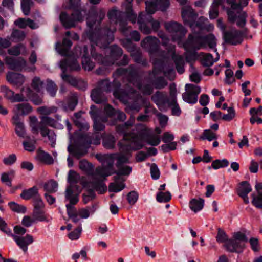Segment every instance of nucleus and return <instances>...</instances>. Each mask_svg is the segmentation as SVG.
<instances>
[{"label": "nucleus", "instance_id": "bb28decb", "mask_svg": "<svg viewBox=\"0 0 262 262\" xmlns=\"http://www.w3.org/2000/svg\"><path fill=\"white\" fill-rule=\"evenodd\" d=\"M225 246L227 249L232 252H239L244 246V243L235 239H229L226 243Z\"/></svg>", "mask_w": 262, "mask_h": 262}, {"label": "nucleus", "instance_id": "39448f33", "mask_svg": "<svg viewBox=\"0 0 262 262\" xmlns=\"http://www.w3.org/2000/svg\"><path fill=\"white\" fill-rule=\"evenodd\" d=\"M74 205L70 202L69 204L66 205L68 215L74 223H78L80 221V218H88L90 214L93 213L96 211L97 208V205L94 204L91 207H87L77 210L74 206Z\"/></svg>", "mask_w": 262, "mask_h": 262}, {"label": "nucleus", "instance_id": "473e14b6", "mask_svg": "<svg viewBox=\"0 0 262 262\" xmlns=\"http://www.w3.org/2000/svg\"><path fill=\"white\" fill-rule=\"evenodd\" d=\"M13 124L15 125V131L17 135L22 138H25V130L24 123L20 122L18 115L13 117Z\"/></svg>", "mask_w": 262, "mask_h": 262}, {"label": "nucleus", "instance_id": "79ce46f5", "mask_svg": "<svg viewBox=\"0 0 262 262\" xmlns=\"http://www.w3.org/2000/svg\"><path fill=\"white\" fill-rule=\"evenodd\" d=\"M41 136L43 137H48L49 140L51 142L52 147H54L56 142V135L54 132L51 130H40Z\"/></svg>", "mask_w": 262, "mask_h": 262}, {"label": "nucleus", "instance_id": "052dcab7", "mask_svg": "<svg viewBox=\"0 0 262 262\" xmlns=\"http://www.w3.org/2000/svg\"><path fill=\"white\" fill-rule=\"evenodd\" d=\"M214 62V61L211 54L209 53L206 54L203 57L202 63L204 66L209 67L212 66Z\"/></svg>", "mask_w": 262, "mask_h": 262}, {"label": "nucleus", "instance_id": "a211bd4d", "mask_svg": "<svg viewBox=\"0 0 262 262\" xmlns=\"http://www.w3.org/2000/svg\"><path fill=\"white\" fill-rule=\"evenodd\" d=\"M177 90L174 84L169 86V95L170 96V102L168 106H172V113L174 115L179 116L181 113L180 108L177 102Z\"/></svg>", "mask_w": 262, "mask_h": 262}, {"label": "nucleus", "instance_id": "f03ea898", "mask_svg": "<svg viewBox=\"0 0 262 262\" xmlns=\"http://www.w3.org/2000/svg\"><path fill=\"white\" fill-rule=\"evenodd\" d=\"M135 120V117L131 116L126 122L116 127L117 132L124 134L123 139L118 143L119 152L114 154L115 155V159L117 160V167H119L123 164L129 163L132 151L140 149L143 147V137L140 135L137 137H130L127 132L129 127L134 123Z\"/></svg>", "mask_w": 262, "mask_h": 262}, {"label": "nucleus", "instance_id": "13d9d810", "mask_svg": "<svg viewBox=\"0 0 262 262\" xmlns=\"http://www.w3.org/2000/svg\"><path fill=\"white\" fill-rule=\"evenodd\" d=\"M118 171H115V173H116V175H118L121 177V175L124 176H128L129 175L132 171V167L129 166H120L119 167H117Z\"/></svg>", "mask_w": 262, "mask_h": 262}, {"label": "nucleus", "instance_id": "f257e3e1", "mask_svg": "<svg viewBox=\"0 0 262 262\" xmlns=\"http://www.w3.org/2000/svg\"><path fill=\"white\" fill-rule=\"evenodd\" d=\"M80 0H69L65 6L66 9H73L74 11L69 15L62 12L59 19L63 26L66 29H70L76 26V24L84 21L85 16L88 30L85 34L92 43L91 55L96 60L104 62L102 56L97 54L94 50V45L100 48H105L114 39L113 33L116 31L115 25L119 24V30L125 35L128 33L126 20L123 18L124 13L117 10L113 9L109 12L108 16L110 20L109 26L100 29L101 21L105 16L104 12H101L99 15L95 13L87 12L84 8L78 9Z\"/></svg>", "mask_w": 262, "mask_h": 262}, {"label": "nucleus", "instance_id": "423d86ee", "mask_svg": "<svg viewBox=\"0 0 262 262\" xmlns=\"http://www.w3.org/2000/svg\"><path fill=\"white\" fill-rule=\"evenodd\" d=\"M80 176L75 171L70 170L68 173V181L70 185L67 187L65 192L66 200L72 204H76L78 202V194L74 192L75 189H77L78 187L76 185Z\"/></svg>", "mask_w": 262, "mask_h": 262}, {"label": "nucleus", "instance_id": "4d7b16f0", "mask_svg": "<svg viewBox=\"0 0 262 262\" xmlns=\"http://www.w3.org/2000/svg\"><path fill=\"white\" fill-rule=\"evenodd\" d=\"M156 199L159 202H167L171 199V194L169 192H159L157 194Z\"/></svg>", "mask_w": 262, "mask_h": 262}, {"label": "nucleus", "instance_id": "de8ad7c7", "mask_svg": "<svg viewBox=\"0 0 262 262\" xmlns=\"http://www.w3.org/2000/svg\"><path fill=\"white\" fill-rule=\"evenodd\" d=\"M57 108L56 106L48 107L43 106L37 108V112L41 115H48L57 112Z\"/></svg>", "mask_w": 262, "mask_h": 262}, {"label": "nucleus", "instance_id": "774afa93", "mask_svg": "<svg viewBox=\"0 0 262 262\" xmlns=\"http://www.w3.org/2000/svg\"><path fill=\"white\" fill-rule=\"evenodd\" d=\"M126 199L128 203L133 205L137 201L138 194L136 191H132L127 194Z\"/></svg>", "mask_w": 262, "mask_h": 262}, {"label": "nucleus", "instance_id": "e433bc0d", "mask_svg": "<svg viewBox=\"0 0 262 262\" xmlns=\"http://www.w3.org/2000/svg\"><path fill=\"white\" fill-rule=\"evenodd\" d=\"M126 3L123 4V6L125 8V13H126L127 17L133 23L136 22V15L133 13L132 10V2L133 0H125Z\"/></svg>", "mask_w": 262, "mask_h": 262}, {"label": "nucleus", "instance_id": "ddd939ff", "mask_svg": "<svg viewBox=\"0 0 262 262\" xmlns=\"http://www.w3.org/2000/svg\"><path fill=\"white\" fill-rule=\"evenodd\" d=\"M185 88L186 92L182 94L184 101L189 103H195L201 92L200 87L193 84H186Z\"/></svg>", "mask_w": 262, "mask_h": 262}, {"label": "nucleus", "instance_id": "7c9ffc66", "mask_svg": "<svg viewBox=\"0 0 262 262\" xmlns=\"http://www.w3.org/2000/svg\"><path fill=\"white\" fill-rule=\"evenodd\" d=\"M72 45L71 41L65 38L63 40L62 44H61L60 42L56 43V49L60 54L67 56Z\"/></svg>", "mask_w": 262, "mask_h": 262}, {"label": "nucleus", "instance_id": "2f4dec72", "mask_svg": "<svg viewBox=\"0 0 262 262\" xmlns=\"http://www.w3.org/2000/svg\"><path fill=\"white\" fill-rule=\"evenodd\" d=\"M117 73L119 75H128L130 77V82L134 79H136L137 77L138 71L137 70L134 66H130L128 69L124 68H119L116 71Z\"/></svg>", "mask_w": 262, "mask_h": 262}, {"label": "nucleus", "instance_id": "c756f323", "mask_svg": "<svg viewBox=\"0 0 262 262\" xmlns=\"http://www.w3.org/2000/svg\"><path fill=\"white\" fill-rule=\"evenodd\" d=\"M60 67L63 70V73H65L67 67H69L72 70H78L80 69L77 60L76 59L72 60L70 58H68L65 60L61 61Z\"/></svg>", "mask_w": 262, "mask_h": 262}, {"label": "nucleus", "instance_id": "a19ab883", "mask_svg": "<svg viewBox=\"0 0 262 262\" xmlns=\"http://www.w3.org/2000/svg\"><path fill=\"white\" fill-rule=\"evenodd\" d=\"M240 7L238 9H233L232 8L227 9V13L229 21L231 23H235L238 18V12H243Z\"/></svg>", "mask_w": 262, "mask_h": 262}, {"label": "nucleus", "instance_id": "393cba45", "mask_svg": "<svg viewBox=\"0 0 262 262\" xmlns=\"http://www.w3.org/2000/svg\"><path fill=\"white\" fill-rule=\"evenodd\" d=\"M114 182L110 184L108 190L110 192H118L123 190L125 185L124 180L120 176L116 175L114 177Z\"/></svg>", "mask_w": 262, "mask_h": 262}, {"label": "nucleus", "instance_id": "5701e85b", "mask_svg": "<svg viewBox=\"0 0 262 262\" xmlns=\"http://www.w3.org/2000/svg\"><path fill=\"white\" fill-rule=\"evenodd\" d=\"M96 158L103 166L113 169L114 161L115 159V155L114 154H98L96 155Z\"/></svg>", "mask_w": 262, "mask_h": 262}, {"label": "nucleus", "instance_id": "5fc2aeb1", "mask_svg": "<svg viewBox=\"0 0 262 262\" xmlns=\"http://www.w3.org/2000/svg\"><path fill=\"white\" fill-rule=\"evenodd\" d=\"M145 3L146 10L148 13L146 14L147 15H151V14L154 13L156 10L157 7L159 6V5L152 0L146 1Z\"/></svg>", "mask_w": 262, "mask_h": 262}, {"label": "nucleus", "instance_id": "c85d7f7f", "mask_svg": "<svg viewBox=\"0 0 262 262\" xmlns=\"http://www.w3.org/2000/svg\"><path fill=\"white\" fill-rule=\"evenodd\" d=\"M32 111V106L28 103L17 104L15 105L14 112L15 115H27Z\"/></svg>", "mask_w": 262, "mask_h": 262}, {"label": "nucleus", "instance_id": "864d4df0", "mask_svg": "<svg viewBox=\"0 0 262 262\" xmlns=\"http://www.w3.org/2000/svg\"><path fill=\"white\" fill-rule=\"evenodd\" d=\"M23 51H25V47L23 44H18L8 50L9 54L15 56L19 55Z\"/></svg>", "mask_w": 262, "mask_h": 262}, {"label": "nucleus", "instance_id": "1a4fd4ad", "mask_svg": "<svg viewBox=\"0 0 262 262\" xmlns=\"http://www.w3.org/2000/svg\"><path fill=\"white\" fill-rule=\"evenodd\" d=\"M31 120V127L32 131L37 134L38 130H49L47 126L54 127L56 125V121L53 118L47 116H43L40 118V121L37 122L35 117H30Z\"/></svg>", "mask_w": 262, "mask_h": 262}, {"label": "nucleus", "instance_id": "a18cd8bd", "mask_svg": "<svg viewBox=\"0 0 262 262\" xmlns=\"http://www.w3.org/2000/svg\"><path fill=\"white\" fill-rule=\"evenodd\" d=\"M115 142L114 137L111 135H108L103 138V145L106 148L113 149L115 146Z\"/></svg>", "mask_w": 262, "mask_h": 262}, {"label": "nucleus", "instance_id": "69168bd1", "mask_svg": "<svg viewBox=\"0 0 262 262\" xmlns=\"http://www.w3.org/2000/svg\"><path fill=\"white\" fill-rule=\"evenodd\" d=\"M216 239L217 242L219 243H225L227 242L229 240H228V236L226 235L225 231L221 229H218L217 235L216 237Z\"/></svg>", "mask_w": 262, "mask_h": 262}, {"label": "nucleus", "instance_id": "2eb2a0df", "mask_svg": "<svg viewBox=\"0 0 262 262\" xmlns=\"http://www.w3.org/2000/svg\"><path fill=\"white\" fill-rule=\"evenodd\" d=\"M223 38L226 43L237 45L243 41L242 33L236 29L227 30L223 34Z\"/></svg>", "mask_w": 262, "mask_h": 262}, {"label": "nucleus", "instance_id": "58836bf2", "mask_svg": "<svg viewBox=\"0 0 262 262\" xmlns=\"http://www.w3.org/2000/svg\"><path fill=\"white\" fill-rule=\"evenodd\" d=\"M32 215L35 221L49 222L51 219L50 216L45 213V210L33 211Z\"/></svg>", "mask_w": 262, "mask_h": 262}, {"label": "nucleus", "instance_id": "4be33fe9", "mask_svg": "<svg viewBox=\"0 0 262 262\" xmlns=\"http://www.w3.org/2000/svg\"><path fill=\"white\" fill-rule=\"evenodd\" d=\"M252 191V188L247 181H243L240 183L237 189V194L241 197L245 203L248 204L249 202V198L247 194Z\"/></svg>", "mask_w": 262, "mask_h": 262}, {"label": "nucleus", "instance_id": "4c0bfd02", "mask_svg": "<svg viewBox=\"0 0 262 262\" xmlns=\"http://www.w3.org/2000/svg\"><path fill=\"white\" fill-rule=\"evenodd\" d=\"M138 94L134 90L131 89L126 94H121L120 96V99L125 103H128L130 102L131 99H137L138 97Z\"/></svg>", "mask_w": 262, "mask_h": 262}, {"label": "nucleus", "instance_id": "ea45409f", "mask_svg": "<svg viewBox=\"0 0 262 262\" xmlns=\"http://www.w3.org/2000/svg\"><path fill=\"white\" fill-rule=\"evenodd\" d=\"M26 140L24 141L23 145L24 149L29 152H32L35 149L36 140L31 139L29 137H26Z\"/></svg>", "mask_w": 262, "mask_h": 262}, {"label": "nucleus", "instance_id": "72a5a7b5", "mask_svg": "<svg viewBox=\"0 0 262 262\" xmlns=\"http://www.w3.org/2000/svg\"><path fill=\"white\" fill-rule=\"evenodd\" d=\"M20 196L25 200H29L31 198H33L34 199L35 198L40 197L38 193V188L36 186L23 190Z\"/></svg>", "mask_w": 262, "mask_h": 262}, {"label": "nucleus", "instance_id": "dca6fc26", "mask_svg": "<svg viewBox=\"0 0 262 262\" xmlns=\"http://www.w3.org/2000/svg\"><path fill=\"white\" fill-rule=\"evenodd\" d=\"M76 55H82V65L85 70L91 71L95 67L94 63L92 62L88 56L89 53L88 48L84 46L81 48L79 47H76L75 49Z\"/></svg>", "mask_w": 262, "mask_h": 262}, {"label": "nucleus", "instance_id": "aec40b11", "mask_svg": "<svg viewBox=\"0 0 262 262\" xmlns=\"http://www.w3.org/2000/svg\"><path fill=\"white\" fill-rule=\"evenodd\" d=\"M152 100L161 109L170 102V96L168 98L165 92L157 91L151 97Z\"/></svg>", "mask_w": 262, "mask_h": 262}, {"label": "nucleus", "instance_id": "412c9836", "mask_svg": "<svg viewBox=\"0 0 262 262\" xmlns=\"http://www.w3.org/2000/svg\"><path fill=\"white\" fill-rule=\"evenodd\" d=\"M151 16L143 13H140L138 18V24L141 31L145 34L151 33V29L147 26V23L150 21Z\"/></svg>", "mask_w": 262, "mask_h": 262}, {"label": "nucleus", "instance_id": "0eeeda50", "mask_svg": "<svg viewBox=\"0 0 262 262\" xmlns=\"http://www.w3.org/2000/svg\"><path fill=\"white\" fill-rule=\"evenodd\" d=\"M141 46L148 50L151 57L154 58V74H157L156 69L159 65V61L156 57L159 54V40L155 37L148 36L142 41Z\"/></svg>", "mask_w": 262, "mask_h": 262}, {"label": "nucleus", "instance_id": "49530a36", "mask_svg": "<svg viewBox=\"0 0 262 262\" xmlns=\"http://www.w3.org/2000/svg\"><path fill=\"white\" fill-rule=\"evenodd\" d=\"M11 38L14 42H19L23 40L25 38L24 31L19 30H14L11 34Z\"/></svg>", "mask_w": 262, "mask_h": 262}, {"label": "nucleus", "instance_id": "c9c22d12", "mask_svg": "<svg viewBox=\"0 0 262 262\" xmlns=\"http://www.w3.org/2000/svg\"><path fill=\"white\" fill-rule=\"evenodd\" d=\"M79 167L88 175L92 177L94 172V166L85 159L80 160L79 162Z\"/></svg>", "mask_w": 262, "mask_h": 262}, {"label": "nucleus", "instance_id": "7ed1b4c3", "mask_svg": "<svg viewBox=\"0 0 262 262\" xmlns=\"http://www.w3.org/2000/svg\"><path fill=\"white\" fill-rule=\"evenodd\" d=\"M114 173L113 169L102 165L96 168L95 171L93 172L92 182H88L82 178L80 183L84 187H92L95 190L100 193H103L107 190V186L100 179H105L106 177Z\"/></svg>", "mask_w": 262, "mask_h": 262}, {"label": "nucleus", "instance_id": "f3484780", "mask_svg": "<svg viewBox=\"0 0 262 262\" xmlns=\"http://www.w3.org/2000/svg\"><path fill=\"white\" fill-rule=\"evenodd\" d=\"M11 236L19 247L24 252L28 251V246L34 242L33 237L30 234H26L25 236L12 234Z\"/></svg>", "mask_w": 262, "mask_h": 262}, {"label": "nucleus", "instance_id": "f8f14e48", "mask_svg": "<svg viewBox=\"0 0 262 262\" xmlns=\"http://www.w3.org/2000/svg\"><path fill=\"white\" fill-rule=\"evenodd\" d=\"M5 60L6 63L10 69L16 71H21L24 70L28 72L34 71L35 67L34 66L31 67L27 66L26 61L21 57L15 58L11 57L5 56Z\"/></svg>", "mask_w": 262, "mask_h": 262}, {"label": "nucleus", "instance_id": "6e6d98bb", "mask_svg": "<svg viewBox=\"0 0 262 262\" xmlns=\"http://www.w3.org/2000/svg\"><path fill=\"white\" fill-rule=\"evenodd\" d=\"M229 163L225 159L221 160H215L212 163L211 166L214 169H217L220 168L225 167L228 166Z\"/></svg>", "mask_w": 262, "mask_h": 262}, {"label": "nucleus", "instance_id": "4468645a", "mask_svg": "<svg viewBox=\"0 0 262 262\" xmlns=\"http://www.w3.org/2000/svg\"><path fill=\"white\" fill-rule=\"evenodd\" d=\"M137 128H140L141 130L138 131L137 134L128 133L130 137L132 136L137 137L141 135L143 138L142 143H143V141L145 140L148 144L151 146H157L159 145L160 142V139L159 136L155 135H150L145 138V135L146 133V130L144 125L140 123L137 125ZM142 144L143 145V143H142Z\"/></svg>", "mask_w": 262, "mask_h": 262}, {"label": "nucleus", "instance_id": "9b49d317", "mask_svg": "<svg viewBox=\"0 0 262 262\" xmlns=\"http://www.w3.org/2000/svg\"><path fill=\"white\" fill-rule=\"evenodd\" d=\"M204 38L203 36L190 34L183 46L187 52L200 50L204 48Z\"/></svg>", "mask_w": 262, "mask_h": 262}, {"label": "nucleus", "instance_id": "6ab92c4d", "mask_svg": "<svg viewBox=\"0 0 262 262\" xmlns=\"http://www.w3.org/2000/svg\"><path fill=\"white\" fill-rule=\"evenodd\" d=\"M168 49V54H170L171 58L174 61L177 70L180 74H182L184 72V59L182 56L177 55L175 53V46L170 45Z\"/></svg>", "mask_w": 262, "mask_h": 262}, {"label": "nucleus", "instance_id": "a878e982", "mask_svg": "<svg viewBox=\"0 0 262 262\" xmlns=\"http://www.w3.org/2000/svg\"><path fill=\"white\" fill-rule=\"evenodd\" d=\"M7 79L10 83L17 87L23 85L25 82V77L22 74L14 72H9L7 75Z\"/></svg>", "mask_w": 262, "mask_h": 262}, {"label": "nucleus", "instance_id": "3c124183", "mask_svg": "<svg viewBox=\"0 0 262 262\" xmlns=\"http://www.w3.org/2000/svg\"><path fill=\"white\" fill-rule=\"evenodd\" d=\"M33 211H37L44 210L45 204L40 197L35 198L33 201Z\"/></svg>", "mask_w": 262, "mask_h": 262}, {"label": "nucleus", "instance_id": "0e129e2a", "mask_svg": "<svg viewBox=\"0 0 262 262\" xmlns=\"http://www.w3.org/2000/svg\"><path fill=\"white\" fill-rule=\"evenodd\" d=\"M82 231V227L81 226H79L77 228H76L74 231L71 232L68 234V237L71 240H76L78 239L81 234Z\"/></svg>", "mask_w": 262, "mask_h": 262}, {"label": "nucleus", "instance_id": "b1692460", "mask_svg": "<svg viewBox=\"0 0 262 262\" xmlns=\"http://www.w3.org/2000/svg\"><path fill=\"white\" fill-rule=\"evenodd\" d=\"M256 194L252 193V203L257 208L262 209V184L256 183L255 185Z\"/></svg>", "mask_w": 262, "mask_h": 262}, {"label": "nucleus", "instance_id": "c03bdc74", "mask_svg": "<svg viewBox=\"0 0 262 262\" xmlns=\"http://www.w3.org/2000/svg\"><path fill=\"white\" fill-rule=\"evenodd\" d=\"M43 188L49 193L55 192L58 188V183L54 180H50L44 184Z\"/></svg>", "mask_w": 262, "mask_h": 262}, {"label": "nucleus", "instance_id": "37998d69", "mask_svg": "<svg viewBox=\"0 0 262 262\" xmlns=\"http://www.w3.org/2000/svg\"><path fill=\"white\" fill-rule=\"evenodd\" d=\"M204 37V48L206 47L207 44L209 48L213 49L216 45V39L213 34H209L207 35L203 36Z\"/></svg>", "mask_w": 262, "mask_h": 262}, {"label": "nucleus", "instance_id": "338daca9", "mask_svg": "<svg viewBox=\"0 0 262 262\" xmlns=\"http://www.w3.org/2000/svg\"><path fill=\"white\" fill-rule=\"evenodd\" d=\"M78 102L77 96L75 94L72 95L68 101L67 108L70 111H73Z\"/></svg>", "mask_w": 262, "mask_h": 262}, {"label": "nucleus", "instance_id": "cd10ccee", "mask_svg": "<svg viewBox=\"0 0 262 262\" xmlns=\"http://www.w3.org/2000/svg\"><path fill=\"white\" fill-rule=\"evenodd\" d=\"M68 150L77 159H79L87 153L86 149L79 145H70L68 147Z\"/></svg>", "mask_w": 262, "mask_h": 262}, {"label": "nucleus", "instance_id": "680f3d73", "mask_svg": "<svg viewBox=\"0 0 262 262\" xmlns=\"http://www.w3.org/2000/svg\"><path fill=\"white\" fill-rule=\"evenodd\" d=\"M227 111L228 114L223 115L222 118L225 121H230L235 117V111L232 107L228 108Z\"/></svg>", "mask_w": 262, "mask_h": 262}, {"label": "nucleus", "instance_id": "9d476101", "mask_svg": "<svg viewBox=\"0 0 262 262\" xmlns=\"http://www.w3.org/2000/svg\"><path fill=\"white\" fill-rule=\"evenodd\" d=\"M110 86V83L107 79L100 81L98 86L92 92L91 97L92 100L96 103L105 102L106 101V98L104 96L103 92L108 91Z\"/></svg>", "mask_w": 262, "mask_h": 262}, {"label": "nucleus", "instance_id": "f704fd0d", "mask_svg": "<svg viewBox=\"0 0 262 262\" xmlns=\"http://www.w3.org/2000/svg\"><path fill=\"white\" fill-rule=\"evenodd\" d=\"M204 205V200L203 199H192L189 202L190 208L194 212L201 210Z\"/></svg>", "mask_w": 262, "mask_h": 262}, {"label": "nucleus", "instance_id": "6e6552de", "mask_svg": "<svg viewBox=\"0 0 262 262\" xmlns=\"http://www.w3.org/2000/svg\"><path fill=\"white\" fill-rule=\"evenodd\" d=\"M166 31L170 33L173 41L178 43L184 37L187 33V30L180 23L176 21L167 22L164 24Z\"/></svg>", "mask_w": 262, "mask_h": 262}, {"label": "nucleus", "instance_id": "bf43d9fd", "mask_svg": "<svg viewBox=\"0 0 262 262\" xmlns=\"http://www.w3.org/2000/svg\"><path fill=\"white\" fill-rule=\"evenodd\" d=\"M43 83L38 77H35L32 81L31 86L35 91L39 92L43 87Z\"/></svg>", "mask_w": 262, "mask_h": 262}, {"label": "nucleus", "instance_id": "603ef678", "mask_svg": "<svg viewBox=\"0 0 262 262\" xmlns=\"http://www.w3.org/2000/svg\"><path fill=\"white\" fill-rule=\"evenodd\" d=\"M8 205L13 211L17 213H24L26 211V208L24 206L17 204L14 202H9Z\"/></svg>", "mask_w": 262, "mask_h": 262}, {"label": "nucleus", "instance_id": "e2e57ef3", "mask_svg": "<svg viewBox=\"0 0 262 262\" xmlns=\"http://www.w3.org/2000/svg\"><path fill=\"white\" fill-rule=\"evenodd\" d=\"M46 89L49 94L51 96L53 97L56 94L57 90V87L53 81L49 80L47 81Z\"/></svg>", "mask_w": 262, "mask_h": 262}, {"label": "nucleus", "instance_id": "09e8293b", "mask_svg": "<svg viewBox=\"0 0 262 262\" xmlns=\"http://www.w3.org/2000/svg\"><path fill=\"white\" fill-rule=\"evenodd\" d=\"M14 171H11L7 173H3L2 174L1 180L9 186H11V180L14 178Z\"/></svg>", "mask_w": 262, "mask_h": 262}, {"label": "nucleus", "instance_id": "20e7f679", "mask_svg": "<svg viewBox=\"0 0 262 262\" xmlns=\"http://www.w3.org/2000/svg\"><path fill=\"white\" fill-rule=\"evenodd\" d=\"M198 16V14L195 12L188 2L185 5H183L182 8V17L185 25H189L193 31H195L197 28L198 30L202 29L204 28L200 21L202 20H207V18L201 17L199 20L195 21V19Z\"/></svg>", "mask_w": 262, "mask_h": 262}, {"label": "nucleus", "instance_id": "8fccbe9b", "mask_svg": "<svg viewBox=\"0 0 262 262\" xmlns=\"http://www.w3.org/2000/svg\"><path fill=\"white\" fill-rule=\"evenodd\" d=\"M90 189L86 193H84L82 195V201L84 204L88 203L90 201L93 200L95 198V193L94 191V189L92 187H88Z\"/></svg>", "mask_w": 262, "mask_h": 262}]
</instances>
